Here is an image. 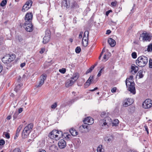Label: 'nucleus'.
Listing matches in <instances>:
<instances>
[{
    "mask_svg": "<svg viewBox=\"0 0 152 152\" xmlns=\"http://www.w3.org/2000/svg\"><path fill=\"white\" fill-rule=\"evenodd\" d=\"M133 77V75H131L129 78H127L126 80V83L128 90L134 94L136 92Z\"/></svg>",
    "mask_w": 152,
    "mask_h": 152,
    "instance_id": "obj_1",
    "label": "nucleus"
},
{
    "mask_svg": "<svg viewBox=\"0 0 152 152\" xmlns=\"http://www.w3.org/2000/svg\"><path fill=\"white\" fill-rule=\"evenodd\" d=\"M148 59L147 57L142 56L137 58L135 61L136 64L140 67H143L145 66L148 62Z\"/></svg>",
    "mask_w": 152,
    "mask_h": 152,
    "instance_id": "obj_2",
    "label": "nucleus"
},
{
    "mask_svg": "<svg viewBox=\"0 0 152 152\" xmlns=\"http://www.w3.org/2000/svg\"><path fill=\"white\" fill-rule=\"evenodd\" d=\"M33 124L30 123L28 124L24 128L22 134V137L23 139L27 137L29 134L32 130Z\"/></svg>",
    "mask_w": 152,
    "mask_h": 152,
    "instance_id": "obj_3",
    "label": "nucleus"
},
{
    "mask_svg": "<svg viewBox=\"0 0 152 152\" xmlns=\"http://www.w3.org/2000/svg\"><path fill=\"white\" fill-rule=\"evenodd\" d=\"M15 58V56L14 54L11 55L8 54L3 58L2 59V61L4 64H8L13 61Z\"/></svg>",
    "mask_w": 152,
    "mask_h": 152,
    "instance_id": "obj_4",
    "label": "nucleus"
},
{
    "mask_svg": "<svg viewBox=\"0 0 152 152\" xmlns=\"http://www.w3.org/2000/svg\"><path fill=\"white\" fill-rule=\"evenodd\" d=\"M78 77L76 74L74 75L73 77H72L70 79H68L65 83V86L68 88L72 86L74 82H75L78 79Z\"/></svg>",
    "mask_w": 152,
    "mask_h": 152,
    "instance_id": "obj_5",
    "label": "nucleus"
},
{
    "mask_svg": "<svg viewBox=\"0 0 152 152\" xmlns=\"http://www.w3.org/2000/svg\"><path fill=\"white\" fill-rule=\"evenodd\" d=\"M89 32L88 31H86L84 33L82 43L84 47H86L88 44Z\"/></svg>",
    "mask_w": 152,
    "mask_h": 152,
    "instance_id": "obj_6",
    "label": "nucleus"
},
{
    "mask_svg": "<svg viewBox=\"0 0 152 152\" xmlns=\"http://www.w3.org/2000/svg\"><path fill=\"white\" fill-rule=\"evenodd\" d=\"M142 106L145 109H148L152 106V101L150 99L145 100L143 102Z\"/></svg>",
    "mask_w": 152,
    "mask_h": 152,
    "instance_id": "obj_7",
    "label": "nucleus"
},
{
    "mask_svg": "<svg viewBox=\"0 0 152 152\" xmlns=\"http://www.w3.org/2000/svg\"><path fill=\"white\" fill-rule=\"evenodd\" d=\"M32 2L31 0H28L23 6L22 9V11L25 12L29 9L31 6Z\"/></svg>",
    "mask_w": 152,
    "mask_h": 152,
    "instance_id": "obj_8",
    "label": "nucleus"
},
{
    "mask_svg": "<svg viewBox=\"0 0 152 152\" xmlns=\"http://www.w3.org/2000/svg\"><path fill=\"white\" fill-rule=\"evenodd\" d=\"M24 27L26 30L28 32H31L33 30L32 22H25Z\"/></svg>",
    "mask_w": 152,
    "mask_h": 152,
    "instance_id": "obj_9",
    "label": "nucleus"
},
{
    "mask_svg": "<svg viewBox=\"0 0 152 152\" xmlns=\"http://www.w3.org/2000/svg\"><path fill=\"white\" fill-rule=\"evenodd\" d=\"M50 31L49 30H47L45 31V37L43 38L42 42L45 44L47 43L50 39Z\"/></svg>",
    "mask_w": 152,
    "mask_h": 152,
    "instance_id": "obj_10",
    "label": "nucleus"
},
{
    "mask_svg": "<svg viewBox=\"0 0 152 152\" xmlns=\"http://www.w3.org/2000/svg\"><path fill=\"white\" fill-rule=\"evenodd\" d=\"M111 120V119L109 117H106L103 120L101 119L99 121L100 125L102 126V128H104V126H107V127H108V122L107 121V120Z\"/></svg>",
    "mask_w": 152,
    "mask_h": 152,
    "instance_id": "obj_11",
    "label": "nucleus"
},
{
    "mask_svg": "<svg viewBox=\"0 0 152 152\" xmlns=\"http://www.w3.org/2000/svg\"><path fill=\"white\" fill-rule=\"evenodd\" d=\"M140 37L142 38V40L144 41H150L151 39V37L146 32H144L141 34Z\"/></svg>",
    "mask_w": 152,
    "mask_h": 152,
    "instance_id": "obj_12",
    "label": "nucleus"
},
{
    "mask_svg": "<svg viewBox=\"0 0 152 152\" xmlns=\"http://www.w3.org/2000/svg\"><path fill=\"white\" fill-rule=\"evenodd\" d=\"M134 102L133 99L131 98H129L125 99L123 101V105L124 107H126L131 105Z\"/></svg>",
    "mask_w": 152,
    "mask_h": 152,
    "instance_id": "obj_13",
    "label": "nucleus"
},
{
    "mask_svg": "<svg viewBox=\"0 0 152 152\" xmlns=\"http://www.w3.org/2000/svg\"><path fill=\"white\" fill-rule=\"evenodd\" d=\"M46 75L45 74L43 75L40 77V80L39 82V84L36 86L37 87L41 86L44 83V81L46 78Z\"/></svg>",
    "mask_w": 152,
    "mask_h": 152,
    "instance_id": "obj_14",
    "label": "nucleus"
},
{
    "mask_svg": "<svg viewBox=\"0 0 152 152\" xmlns=\"http://www.w3.org/2000/svg\"><path fill=\"white\" fill-rule=\"evenodd\" d=\"M32 17L33 14L32 13H27L25 16V22H31Z\"/></svg>",
    "mask_w": 152,
    "mask_h": 152,
    "instance_id": "obj_15",
    "label": "nucleus"
},
{
    "mask_svg": "<svg viewBox=\"0 0 152 152\" xmlns=\"http://www.w3.org/2000/svg\"><path fill=\"white\" fill-rule=\"evenodd\" d=\"M57 132V130H54L49 134L48 136L50 139H55L56 140Z\"/></svg>",
    "mask_w": 152,
    "mask_h": 152,
    "instance_id": "obj_16",
    "label": "nucleus"
},
{
    "mask_svg": "<svg viewBox=\"0 0 152 152\" xmlns=\"http://www.w3.org/2000/svg\"><path fill=\"white\" fill-rule=\"evenodd\" d=\"M71 0H63L61 2V6L68 8L70 7V2Z\"/></svg>",
    "mask_w": 152,
    "mask_h": 152,
    "instance_id": "obj_17",
    "label": "nucleus"
},
{
    "mask_svg": "<svg viewBox=\"0 0 152 152\" xmlns=\"http://www.w3.org/2000/svg\"><path fill=\"white\" fill-rule=\"evenodd\" d=\"M58 145L60 148L62 149L66 147V143L64 140L61 139L59 141Z\"/></svg>",
    "mask_w": 152,
    "mask_h": 152,
    "instance_id": "obj_18",
    "label": "nucleus"
},
{
    "mask_svg": "<svg viewBox=\"0 0 152 152\" xmlns=\"http://www.w3.org/2000/svg\"><path fill=\"white\" fill-rule=\"evenodd\" d=\"M94 76H90L84 84V87L86 88L88 87L90 85L91 83L93 81Z\"/></svg>",
    "mask_w": 152,
    "mask_h": 152,
    "instance_id": "obj_19",
    "label": "nucleus"
},
{
    "mask_svg": "<svg viewBox=\"0 0 152 152\" xmlns=\"http://www.w3.org/2000/svg\"><path fill=\"white\" fill-rule=\"evenodd\" d=\"M83 121L86 122V123H88V124L91 125L94 123V120L92 118L90 117H88L86 118Z\"/></svg>",
    "mask_w": 152,
    "mask_h": 152,
    "instance_id": "obj_20",
    "label": "nucleus"
},
{
    "mask_svg": "<svg viewBox=\"0 0 152 152\" xmlns=\"http://www.w3.org/2000/svg\"><path fill=\"white\" fill-rule=\"evenodd\" d=\"M108 42L109 45L112 47H114L115 45L116 42L115 41L111 38H109Z\"/></svg>",
    "mask_w": 152,
    "mask_h": 152,
    "instance_id": "obj_21",
    "label": "nucleus"
},
{
    "mask_svg": "<svg viewBox=\"0 0 152 152\" xmlns=\"http://www.w3.org/2000/svg\"><path fill=\"white\" fill-rule=\"evenodd\" d=\"M57 133L56 134V140H59L63 136V132L62 131H61L57 130Z\"/></svg>",
    "mask_w": 152,
    "mask_h": 152,
    "instance_id": "obj_22",
    "label": "nucleus"
},
{
    "mask_svg": "<svg viewBox=\"0 0 152 152\" xmlns=\"http://www.w3.org/2000/svg\"><path fill=\"white\" fill-rule=\"evenodd\" d=\"M69 132L73 136H75L78 134V133L74 129H70L69 130Z\"/></svg>",
    "mask_w": 152,
    "mask_h": 152,
    "instance_id": "obj_23",
    "label": "nucleus"
},
{
    "mask_svg": "<svg viewBox=\"0 0 152 152\" xmlns=\"http://www.w3.org/2000/svg\"><path fill=\"white\" fill-rule=\"evenodd\" d=\"M138 66H135V65L133 64L131 66V69L132 70L134 71L135 73H136L139 69Z\"/></svg>",
    "mask_w": 152,
    "mask_h": 152,
    "instance_id": "obj_24",
    "label": "nucleus"
},
{
    "mask_svg": "<svg viewBox=\"0 0 152 152\" xmlns=\"http://www.w3.org/2000/svg\"><path fill=\"white\" fill-rule=\"evenodd\" d=\"M23 84L21 83L18 84L16 86L15 88L14 89V90L17 92L21 88Z\"/></svg>",
    "mask_w": 152,
    "mask_h": 152,
    "instance_id": "obj_25",
    "label": "nucleus"
},
{
    "mask_svg": "<svg viewBox=\"0 0 152 152\" xmlns=\"http://www.w3.org/2000/svg\"><path fill=\"white\" fill-rule=\"evenodd\" d=\"M97 152H104V150L102 148V145H100L97 147Z\"/></svg>",
    "mask_w": 152,
    "mask_h": 152,
    "instance_id": "obj_26",
    "label": "nucleus"
},
{
    "mask_svg": "<svg viewBox=\"0 0 152 152\" xmlns=\"http://www.w3.org/2000/svg\"><path fill=\"white\" fill-rule=\"evenodd\" d=\"M113 126H117L119 124V121L117 119H115L112 123Z\"/></svg>",
    "mask_w": 152,
    "mask_h": 152,
    "instance_id": "obj_27",
    "label": "nucleus"
},
{
    "mask_svg": "<svg viewBox=\"0 0 152 152\" xmlns=\"http://www.w3.org/2000/svg\"><path fill=\"white\" fill-rule=\"evenodd\" d=\"M113 137H111L110 138H109L108 137H106L104 138V140L107 143H108L112 140Z\"/></svg>",
    "mask_w": 152,
    "mask_h": 152,
    "instance_id": "obj_28",
    "label": "nucleus"
},
{
    "mask_svg": "<svg viewBox=\"0 0 152 152\" xmlns=\"http://www.w3.org/2000/svg\"><path fill=\"white\" fill-rule=\"evenodd\" d=\"M88 124L86 123V122H84V124L81 125L80 126V128H81L82 127L84 129L86 128L88 129H89V128L88 127Z\"/></svg>",
    "mask_w": 152,
    "mask_h": 152,
    "instance_id": "obj_29",
    "label": "nucleus"
},
{
    "mask_svg": "<svg viewBox=\"0 0 152 152\" xmlns=\"http://www.w3.org/2000/svg\"><path fill=\"white\" fill-rule=\"evenodd\" d=\"M7 2L6 0H3L1 3L0 5L2 7H4L7 4Z\"/></svg>",
    "mask_w": 152,
    "mask_h": 152,
    "instance_id": "obj_30",
    "label": "nucleus"
},
{
    "mask_svg": "<svg viewBox=\"0 0 152 152\" xmlns=\"http://www.w3.org/2000/svg\"><path fill=\"white\" fill-rule=\"evenodd\" d=\"M23 125L22 124L20 125L19 126L18 128V129L17 130V131H16V133H18L19 134L20 132V131L21 130V129H22V128L23 127Z\"/></svg>",
    "mask_w": 152,
    "mask_h": 152,
    "instance_id": "obj_31",
    "label": "nucleus"
},
{
    "mask_svg": "<svg viewBox=\"0 0 152 152\" xmlns=\"http://www.w3.org/2000/svg\"><path fill=\"white\" fill-rule=\"evenodd\" d=\"M147 51L148 52H152V43L150 44L149 45H148L147 48Z\"/></svg>",
    "mask_w": 152,
    "mask_h": 152,
    "instance_id": "obj_32",
    "label": "nucleus"
},
{
    "mask_svg": "<svg viewBox=\"0 0 152 152\" xmlns=\"http://www.w3.org/2000/svg\"><path fill=\"white\" fill-rule=\"evenodd\" d=\"M72 8H77L78 7L77 2L75 1H74L72 3Z\"/></svg>",
    "mask_w": 152,
    "mask_h": 152,
    "instance_id": "obj_33",
    "label": "nucleus"
},
{
    "mask_svg": "<svg viewBox=\"0 0 152 152\" xmlns=\"http://www.w3.org/2000/svg\"><path fill=\"white\" fill-rule=\"evenodd\" d=\"M3 135H4L5 137L7 139H9L10 138V134L8 133H7L6 132H4L3 133Z\"/></svg>",
    "mask_w": 152,
    "mask_h": 152,
    "instance_id": "obj_34",
    "label": "nucleus"
},
{
    "mask_svg": "<svg viewBox=\"0 0 152 152\" xmlns=\"http://www.w3.org/2000/svg\"><path fill=\"white\" fill-rule=\"evenodd\" d=\"M143 72L142 71H140L137 74L139 76L140 78H142L143 77V75L142 74Z\"/></svg>",
    "mask_w": 152,
    "mask_h": 152,
    "instance_id": "obj_35",
    "label": "nucleus"
},
{
    "mask_svg": "<svg viewBox=\"0 0 152 152\" xmlns=\"http://www.w3.org/2000/svg\"><path fill=\"white\" fill-rule=\"evenodd\" d=\"M81 51V48L80 47H77L75 49V52L76 53H79Z\"/></svg>",
    "mask_w": 152,
    "mask_h": 152,
    "instance_id": "obj_36",
    "label": "nucleus"
},
{
    "mask_svg": "<svg viewBox=\"0 0 152 152\" xmlns=\"http://www.w3.org/2000/svg\"><path fill=\"white\" fill-rule=\"evenodd\" d=\"M13 152H21V150L18 148H15L13 150Z\"/></svg>",
    "mask_w": 152,
    "mask_h": 152,
    "instance_id": "obj_37",
    "label": "nucleus"
},
{
    "mask_svg": "<svg viewBox=\"0 0 152 152\" xmlns=\"http://www.w3.org/2000/svg\"><path fill=\"white\" fill-rule=\"evenodd\" d=\"M132 58L134 59H135L137 57V54L136 52H133L132 54Z\"/></svg>",
    "mask_w": 152,
    "mask_h": 152,
    "instance_id": "obj_38",
    "label": "nucleus"
},
{
    "mask_svg": "<svg viewBox=\"0 0 152 152\" xmlns=\"http://www.w3.org/2000/svg\"><path fill=\"white\" fill-rule=\"evenodd\" d=\"M149 68H152V59L150 58L149 61Z\"/></svg>",
    "mask_w": 152,
    "mask_h": 152,
    "instance_id": "obj_39",
    "label": "nucleus"
},
{
    "mask_svg": "<svg viewBox=\"0 0 152 152\" xmlns=\"http://www.w3.org/2000/svg\"><path fill=\"white\" fill-rule=\"evenodd\" d=\"M57 106V104L56 103H54L51 106V108L53 109H55Z\"/></svg>",
    "mask_w": 152,
    "mask_h": 152,
    "instance_id": "obj_40",
    "label": "nucleus"
},
{
    "mask_svg": "<svg viewBox=\"0 0 152 152\" xmlns=\"http://www.w3.org/2000/svg\"><path fill=\"white\" fill-rule=\"evenodd\" d=\"M59 72L62 74H64L66 72V69L64 68H62L59 69Z\"/></svg>",
    "mask_w": 152,
    "mask_h": 152,
    "instance_id": "obj_41",
    "label": "nucleus"
},
{
    "mask_svg": "<svg viewBox=\"0 0 152 152\" xmlns=\"http://www.w3.org/2000/svg\"><path fill=\"white\" fill-rule=\"evenodd\" d=\"M104 69V68H102L99 71L98 74H97V76L98 77H100L101 75V73L102 72V70L103 69Z\"/></svg>",
    "mask_w": 152,
    "mask_h": 152,
    "instance_id": "obj_42",
    "label": "nucleus"
},
{
    "mask_svg": "<svg viewBox=\"0 0 152 152\" xmlns=\"http://www.w3.org/2000/svg\"><path fill=\"white\" fill-rule=\"evenodd\" d=\"M5 144V141L4 140H0V145H4Z\"/></svg>",
    "mask_w": 152,
    "mask_h": 152,
    "instance_id": "obj_43",
    "label": "nucleus"
},
{
    "mask_svg": "<svg viewBox=\"0 0 152 152\" xmlns=\"http://www.w3.org/2000/svg\"><path fill=\"white\" fill-rule=\"evenodd\" d=\"M117 2L116 1L113 2L111 3V5L113 7L115 6L117 4Z\"/></svg>",
    "mask_w": 152,
    "mask_h": 152,
    "instance_id": "obj_44",
    "label": "nucleus"
},
{
    "mask_svg": "<svg viewBox=\"0 0 152 152\" xmlns=\"http://www.w3.org/2000/svg\"><path fill=\"white\" fill-rule=\"evenodd\" d=\"M117 89V88L115 87H113L112 88L111 90V91L112 93H114L116 91V90Z\"/></svg>",
    "mask_w": 152,
    "mask_h": 152,
    "instance_id": "obj_45",
    "label": "nucleus"
},
{
    "mask_svg": "<svg viewBox=\"0 0 152 152\" xmlns=\"http://www.w3.org/2000/svg\"><path fill=\"white\" fill-rule=\"evenodd\" d=\"M144 128L145 129V131L147 132V134H149V132H148V127H147V126L146 125H145L144 126Z\"/></svg>",
    "mask_w": 152,
    "mask_h": 152,
    "instance_id": "obj_46",
    "label": "nucleus"
},
{
    "mask_svg": "<svg viewBox=\"0 0 152 152\" xmlns=\"http://www.w3.org/2000/svg\"><path fill=\"white\" fill-rule=\"evenodd\" d=\"M103 58L105 60L104 61H106L108 59V58L107 57L106 54H104L103 57Z\"/></svg>",
    "mask_w": 152,
    "mask_h": 152,
    "instance_id": "obj_47",
    "label": "nucleus"
},
{
    "mask_svg": "<svg viewBox=\"0 0 152 152\" xmlns=\"http://www.w3.org/2000/svg\"><path fill=\"white\" fill-rule=\"evenodd\" d=\"M83 34V32L82 31H81L80 32V34L79 35V39H81L82 38Z\"/></svg>",
    "mask_w": 152,
    "mask_h": 152,
    "instance_id": "obj_48",
    "label": "nucleus"
},
{
    "mask_svg": "<svg viewBox=\"0 0 152 152\" xmlns=\"http://www.w3.org/2000/svg\"><path fill=\"white\" fill-rule=\"evenodd\" d=\"M45 48H42L39 51V53L41 54H42L45 52Z\"/></svg>",
    "mask_w": 152,
    "mask_h": 152,
    "instance_id": "obj_49",
    "label": "nucleus"
},
{
    "mask_svg": "<svg viewBox=\"0 0 152 152\" xmlns=\"http://www.w3.org/2000/svg\"><path fill=\"white\" fill-rule=\"evenodd\" d=\"M64 136H66V137H67L68 138H69L70 137V135H69L67 134V133H64Z\"/></svg>",
    "mask_w": 152,
    "mask_h": 152,
    "instance_id": "obj_50",
    "label": "nucleus"
},
{
    "mask_svg": "<svg viewBox=\"0 0 152 152\" xmlns=\"http://www.w3.org/2000/svg\"><path fill=\"white\" fill-rule=\"evenodd\" d=\"M106 114L105 112H103L101 114V116L102 117H104L105 115Z\"/></svg>",
    "mask_w": 152,
    "mask_h": 152,
    "instance_id": "obj_51",
    "label": "nucleus"
},
{
    "mask_svg": "<svg viewBox=\"0 0 152 152\" xmlns=\"http://www.w3.org/2000/svg\"><path fill=\"white\" fill-rule=\"evenodd\" d=\"M104 49H103V50H102V52L101 53V54H100V56H99V60L100 59V58H101V57H102V55L103 53V52H104Z\"/></svg>",
    "mask_w": 152,
    "mask_h": 152,
    "instance_id": "obj_52",
    "label": "nucleus"
},
{
    "mask_svg": "<svg viewBox=\"0 0 152 152\" xmlns=\"http://www.w3.org/2000/svg\"><path fill=\"white\" fill-rule=\"evenodd\" d=\"M92 71L89 68L87 70V71L86 72V74H88V73H90Z\"/></svg>",
    "mask_w": 152,
    "mask_h": 152,
    "instance_id": "obj_53",
    "label": "nucleus"
},
{
    "mask_svg": "<svg viewBox=\"0 0 152 152\" xmlns=\"http://www.w3.org/2000/svg\"><path fill=\"white\" fill-rule=\"evenodd\" d=\"M23 110V108H20L18 110V112L19 113H21Z\"/></svg>",
    "mask_w": 152,
    "mask_h": 152,
    "instance_id": "obj_54",
    "label": "nucleus"
},
{
    "mask_svg": "<svg viewBox=\"0 0 152 152\" xmlns=\"http://www.w3.org/2000/svg\"><path fill=\"white\" fill-rule=\"evenodd\" d=\"M3 40L2 38H0V45H1L3 43Z\"/></svg>",
    "mask_w": 152,
    "mask_h": 152,
    "instance_id": "obj_55",
    "label": "nucleus"
},
{
    "mask_svg": "<svg viewBox=\"0 0 152 152\" xmlns=\"http://www.w3.org/2000/svg\"><path fill=\"white\" fill-rule=\"evenodd\" d=\"M111 31L110 30H107L106 31V34H109L111 33Z\"/></svg>",
    "mask_w": 152,
    "mask_h": 152,
    "instance_id": "obj_56",
    "label": "nucleus"
},
{
    "mask_svg": "<svg viewBox=\"0 0 152 152\" xmlns=\"http://www.w3.org/2000/svg\"><path fill=\"white\" fill-rule=\"evenodd\" d=\"M25 64H26L25 63H22L20 64V66L21 67H23L25 65Z\"/></svg>",
    "mask_w": 152,
    "mask_h": 152,
    "instance_id": "obj_57",
    "label": "nucleus"
},
{
    "mask_svg": "<svg viewBox=\"0 0 152 152\" xmlns=\"http://www.w3.org/2000/svg\"><path fill=\"white\" fill-rule=\"evenodd\" d=\"M97 89H98V88L96 87H95V88H94V89L90 90V91H94L96 90Z\"/></svg>",
    "mask_w": 152,
    "mask_h": 152,
    "instance_id": "obj_58",
    "label": "nucleus"
},
{
    "mask_svg": "<svg viewBox=\"0 0 152 152\" xmlns=\"http://www.w3.org/2000/svg\"><path fill=\"white\" fill-rule=\"evenodd\" d=\"M2 66L0 64V73L2 71Z\"/></svg>",
    "mask_w": 152,
    "mask_h": 152,
    "instance_id": "obj_59",
    "label": "nucleus"
},
{
    "mask_svg": "<svg viewBox=\"0 0 152 152\" xmlns=\"http://www.w3.org/2000/svg\"><path fill=\"white\" fill-rule=\"evenodd\" d=\"M11 118V115H9L7 117V119L8 120H10Z\"/></svg>",
    "mask_w": 152,
    "mask_h": 152,
    "instance_id": "obj_60",
    "label": "nucleus"
},
{
    "mask_svg": "<svg viewBox=\"0 0 152 152\" xmlns=\"http://www.w3.org/2000/svg\"><path fill=\"white\" fill-rule=\"evenodd\" d=\"M94 66H91L89 68L91 70H92L94 68Z\"/></svg>",
    "mask_w": 152,
    "mask_h": 152,
    "instance_id": "obj_61",
    "label": "nucleus"
},
{
    "mask_svg": "<svg viewBox=\"0 0 152 152\" xmlns=\"http://www.w3.org/2000/svg\"><path fill=\"white\" fill-rule=\"evenodd\" d=\"M19 133H16L15 134L16 137H18L19 135Z\"/></svg>",
    "mask_w": 152,
    "mask_h": 152,
    "instance_id": "obj_62",
    "label": "nucleus"
},
{
    "mask_svg": "<svg viewBox=\"0 0 152 152\" xmlns=\"http://www.w3.org/2000/svg\"><path fill=\"white\" fill-rule=\"evenodd\" d=\"M18 39H19V42H21L22 40L23 39L21 38H19Z\"/></svg>",
    "mask_w": 152,
    "mask_h": 152,
    "instance_id": "obj_63",
    "label": "nucleus"
},
{
    "mask_svg": "<svg viewBox=\"0 0 152 152\" xmlns=\"http://www.w3.org/2000/svg\"><path fill=\"white\" fill-rule=\"evenodd\" d=\"M69 41L71 42H72L73 41V40L72 39H71V38H70V39H69Z\"/></svg>",
    "mask_w": 152,
    "mask_h": 152,
    "instance_id": "obj_64",
    "label": "nucleus"
}]
</instances>
